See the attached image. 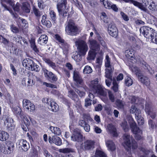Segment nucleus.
I'll list each match as a JSON object with an SVG mask.
<instances>
[{"label":"nucleus","mask_w":157,"mask_h":157,"mask_svg":"<svg viewBox=\"0 0 157 157\" xmlns=\"http://www.w3.org/2000/svg\"><path fill=\"white\" fill-rule=\"evenodd\" d=\"M139 80L142 83H144L146 86H148L150 84V81L148 78L143 75V73L142 75L138 77Z\"/></svg>","instance_id":"393cba45"},{"label":"nucleus","mask_w":157,"mask_h":157,"mask_svg":"<svg viewBox=\"0 0 157 157\" xmlns=\"http://www.w3.org/2000/svg\"><path fill=\"white\" fill-rule=\"evenodd\" d=\"M98 82V79L96 78L91 81L89 84L90 91V92L88 95V97L89 98L91 99V100L92 101V99L94 98V95L92 92L103 97H106L107 96L106 93L104 91L102 86Z\"/></svg>","instance_id":"f257e3e1"},{"label":"nucleus","mask_w":157,"mask_h":157,"mask_svg":"<svg viewBox=\"0 0 157 157\" xmlns=\"http://www.w3.org/2000/svg\"><path fill=\"white\" fill-rule=\"evenodd\" d=\"M95 155L98 157H107L105 153L99 150H97L96 151Z\"/></svg>","instance_id":"37998d69"},{"label":"nucleus","mask_w":157,"mask_h":157,"mask_svg":"<svg viewBox=\"0 0 157 157\" xmlns=\"http://www.w3.org/2000/svg\"><path fill=\"white\" fill-rule=\"evenodd\" d=\"M49 14L51 19L55 21L56 20V15L55 13L53 10H51Z\"/></svg>","instance_id":"8fccbe9b"},{"label":"nucleus","mask_w":157,"mask_h":157,"mask_svg":"<svg viewBox=\"0 0 157 157\" xmlns=\"http://www.w3.org/2000/svg\"><path fill=\"white\" fill-rule=\"evenodd\" d=\"M118 83L117 82L115 79L113 78V86L112 87V88L113 90L115 92H117L118 90Z\"/></svg>","instance_id":"ea45409f"},{"label":"nucleus","mask_w":157,"mask_h":157,"mask_svg":"<svg viewBox=\"0 0 157 157\" xmlns=\"http://www.w3.org/2000/svg\"><path fill=\"white\" fill-rule=\"evenodd\" d=\"M108 31L109 34L111 36L115 38L118 35L117 30L115 25L109 24L108 27Z\"/></svg>","instance_id":"f3484780"},{"label":"nucleus","mask_w":157,"mask_h":157,"mask_svg":"<svg viewBox=\"0 0 157 157\" xmlns=\"http://www.w3.org/2000/svg\"><path fill=\"white\" fill-rule=\"evenodd\" d=\"M132 136L130 135L125 133L124 135V146L125 148L128 151L129 155H127V157H132L131 154V152L129 151L131 149V140L132 142V149H135L137 148V146L136 142L134 139H132Z\"/></svg>","instance_id":"7ed1b4c3"},{"label":"nucleus","mask_w":157,"mask_h":157,"mask_svg":"<svg viewBox=\"0 0 157 157\" xmlns=\"http://www.w3.org/2000/svg\"><path fill=\"white\" fill-rule=\"evenodd\" d=\"M73 78L74 81L77 84H81L82 83V77L78 71H74Z\"/></svg>","instance_id":"aec40b11"},{"label":"nucleus","mask_w":157,"mask_h":157,"mask_svg":"<svg viewBox=\"0 0 157 157\" xmlns=\"http://www.w3.org/2000/svg\"><path fill=\"white\" fill-rule=\"evenodd\" d=\"M12 110L14 113L17 115H19L21 111V108L18 106H13Z\"/></svg>","instance_id":"4c0bfd02"},{"label":"nucleus","mask_w":157,"mask_h":157,"mask_svg":"<svg viewBox=\"0 0 157 157\" xmlns=\"http://www.w3.org/2000/svg\"><path fill=\"white\" fill-rule=\"evenodd\" d=\"M125 2H129L130 3L133 4L135 6L138 7L140 9H141L146 13H148L149 11L147 10L145 7H144L142 4L141 3L138 2L137 1L134 0H123Z\"/></svg>","instance_id":"ddd939ff"},{"label":"nucleus","mask_w":157,"mask_h":157,"mask_svg":"<svg viewBox=\"0 0 157 157\" xmlns=\"http://www.w3.org/2000/svg\"><path fill=\"white\" fill-rule=\"evenodd\" d=\"M85 1L89 3L92 7H94L97 4V3L94 0H85Z\"/></svg>","instance_id":"13d9d810"},{"label":"nucleus","mask_w":157,"mask_h":157,"mask_svg":"<svg viewBox=\"0 0 157 157\" xmlns=\"http://www.w3.org/2000/svg\"><path fill=\"white\" fill-rule=\"evenodd\" d=\"M30 5L27 2H23L22 4V8L23 10L26 13L30 12Z\"/></svg>","instance_id":"473e14b6"},{"label":"nucleus","mask_w":157,"mask_h":157,"mask_svg":"<svg viewBox=\"0 0 157 157\" xmlns=\"http://www.w3.org/2000/svg\"><path fill=\"white\" fill-rule=\"evenodd\" d=\"M42 151L44 155L46 157H53L45 148H42Z\"/></svg>","instance_id":"4d7b16f0"},{"label":"nucleus","mask_w":157,"mask_h":157,"mask_svg":"<svg viewBox=\"0 0 157 157\" xmlns=\"http://www.w3.org/2000/svg\"><path fill=\"white\" fill-rule=\"evenodd\" d=\"M42 24L45 25L46 27L49 28H50L52 25L51 22L49 20H46L44 23H43Z\"/></svg>","instance_id":"338daca9"},{"label":"nucleus","mask_w":157,"mask_h":157,"mask_svg":"<svg viewBox=\"0 0 157 157\" xmlns=\"http://www.w3.org/2000/svg\"><path fill=\"white\" fill-rule=\"evenodd\" d=\"M92 69L91 67L88 66H86L83 70V72L85 74H88L92 73Z\"/></svg>","instance_id":"a18cd8bd"},{"label":"nucleus","mask_w":157,"mask_h":157,"mask_svg":"<svg viewBox=\"0 0 157 157\" xmlns=\"http://www.w3.org/2000/svg\"><path fill=\"white\" fill-rule=\"evenodd\" d=\"M148 8L152 11H157V5L155 4L154 3L152 2L149 5Z\"/></svg>","instance_id":"c03bdc74"},{"label":"nucleus","mask_w":157,"mask_h":157,"mask_svg":"<svg viewBox=\"0 0 157 157\" xmlns=\"http://www.w3.org/2000/svg\"><path fill=\"white\" fill-rule=\"evenodd\" d=\"M105 65L106 68L112 67L110 64V59L108 55H106L105 59Z\"/></svg>","instance_id":"79ce46f5"},{"label":"nucleus","mask_w":157,"mask_h":157,"mask_svg":"<svg viewBox=\"0 0 157 157\" xmlns=\"http://www.w3.org/2000/svg\"><path fill=\"white\" fill-rule=\"evenodd\" d=\"M130 112L131 113H134L135 117L139 116L140 114L141 113L140 110L137 109L134 105H132L131 106Z\"/></svg>","instance_id":"cd10ccee"},{"label":"nucleus","mask_w":157,"mask_h":157,"mask_svg":"<svg viewBox=\"0 0 157 157\" xmlns=\"http://www.w3.org/2000/svg\"><path fill=\"white\" fill-rule=\"evenodd\" d=\"M2 7L3 8V10H6L9 11L11 15L13 16V17L16 18H17L18 17V15L16 13H14L12 10L10 9L5 4H2Z\"/></svg>","instance_id":"2f4dec72"},{"label":"nucleus","mask_w":157,"mask_h":157,"mask_svg":"<svg viewBox=\"0 0 157 157\" xmlns=\"http://www.w3.org/2000/svg\"><path fill=\"white\" fill-rule=\"evenodd\" d=\"M18 146L25 151H27L30 148L29 143L24 139L20 140L19 141Z\"/></svg>","instance_id":"dca6fc26"},{"label":"nucleus","mask_w":157,"mask_h":157,"mask_svg":"<svg viewBox=\"0 0 157 157\" xmlns=\"http://www.w3.org/2000/svg\"><path fill=\"white\" fill-rule=\"evenodd\" d=\"M71 130L73 131L72 135L71 137V140L74 141H81L82 140V135L80 133V130L78 128Z\"/></svg>","instance_id":"f8f14e48"},{"label":"nucleus","mask_w":157,"mask_h":157,"mask_svg":"<svg viewBox=\"0 0 157 157\" xmlns=\"http://www.w3.org/2000/svg\"><path fill=\"white\" fill-rule=\"evenodd\" d=\"M23 108L28 112H33L35 109V105L30 101L27 99H24L22 101Z\"/></svg>","instance_id":"9b49d317"},{"label":"nucleus","mask_w":157,"mask_h":157,"mask_svg":"<svg viewBox=\"0 0 157 157\" xmlns=\"http://www.w3.org/2000/svg\"><path fill=\"white\" fill-rule=\"evenodd\" d=\"M131 70L133 73L138 76V77L142 75L143 72L137 67L133 66L131 67Z\"/></svg>","instance_id":"bb28decb"},{"label":"nucleus","mask_w":157,"mask_h":157,"mask_svg":"<svg viewBox=\"0 0 157 157\" xmlns=\"http://www.w3.org/2000/svg\"><path fill=\"white\" fill-rule=\"evenodd\" d=\"M140 34L144 35L147 39L151 38L152 39H157L156 33H153L154 30L148 26H144L140 29Z\"/></svg>","instance_id":"0eeeda50"},{"label":"nucleus","mask_w":157,"mask_h":157,"mask_svg":"<svg viewBox=\"0 0 157 157\" xmlns=\"http://www.w3.org/2000/svg\"><path fill=\"white\" fill-rule=\"evenodd\" d=\"M128 98L132 103H134L138 100V98L134 96H129Z\"/></svg>","instance_id":"5fc2aeb1"},{"label":"nucleus","mask_w":157,"mask_h":157,"mask_svg":"<svg viewBox=\"0 0 157 157\" xmlns=\"http://www.w3.org/2000/svg\"><path fill=\"white\" fill-rule=\"evenodd\" d=\"M116 104L118 107L120 108H123L125 104V103L123 101L118 99L117 100Z\"/></svg>","instance_id":"09e8293b"},{"label":"nucleus","mask_w":157,"mask_h":157,"mask_svg":"<svg viewBox=\"0 0 157 157\" xmlns=\"http://www.w3.org/2000/svg\"><path fill=\"white\" fill-rule=\"evenodd\" d=\"M91 99L86 98L85 99V106L86 107H88V106L91 105Z\"/></svg>","instance_id":"680f3d73"},{"label":"nucleus","mask_w":157,"mask_h":157,"mask_svg":"<svg viewBox=\"0 0 157 157\" xmlns=\"http://www.w3.org/2000/svg\"><path fill=\"white\" fill-rule=\"evenodd\" d=\"M43 84L45 85L47 87H48L53 88H56V86L52 84L48 83L46 82H43Z\"/></svg>","instance_id":"e2e57ef3"},{"label":"nucleus","mask_w":157,"mask_h":157,"mask_svg":"<svg viewBox=\"0 0 157 157\" xmlns=\"http://www.w3.org/2000/svg\"><path fill=\"white\" fill-rule=\"evenodd\" d=\"M68 96L74 100L76 102L75 106L78 111L82 110V107L78 96L72 90L69 91Z\"/></svg>","instance_id":"9d476101"},{"label":"nucleus","mask_w":157,"mask_h":157,"mask_svg":"<svg viewBox=\"0 0 157 157\" xmlns=\"http://www.w3.org/2000/svg\"><path fill=\"white\" fill-rule=\"evenodd\" d=\"M136 119L137 120L138 124L139 125H142L144 123V120L143 118L141 117V113L140 114L139 116H136Z\"/></svg>","instance_id":"49530a36"},{"label":"nucleus","mask_w":157,"mask_h":157,"mask_svg":"<svg viewBox=\"0 0 157 157\" xmlns=\"http://www.w3.org/2000/svg\"><path fill=\"white\" fill-rule=\"evenodd\" d=\"M145 110L146 113L150 115L152 119H154L156 116V112L149 104L147 103L146 104Z\"/></svg>","instance_id":"4468645a"},{"label":"nucleus","mask_w":157,"mask_h":157,"mask_svg":"<svg viewBox=\"0 0 157 157\" xmlns=\"http://www.w3.org/2000/svg\"><path fill=\"white\" fill-rule=\"evenodd\" d=\"M94 131L97 133H100L102 132L101 129L96 126H94Z\"/></svg>","instance_id":"774afa93"},{"label":"nucleus","mask_w":157,"mask_h":157,"mask_svg":"<svg viewBox=\"0 0 157 157\" xmlns=\"http://www.w3.org/2000/svg\"><path fill=\"white\" fill-rule=\"evenodd\" d=\"M10 28L11 31L14 33H17L19 32L18 28L14 25H12L10 26Z\"/></svg>","instance_id":"052dcab7"},{"label":"nucleus","mask_w":157,"mask_h":157,"mask_svg":"<svg viewBox=\"0 0 157 157\" xmlns=\"http://www.w3.org/2000/svg\"><path fill=\"white\" fill-rule=\"evenodd\" d=\"M12 121V120L10 118H6L4 122L5 125L8 128H10V127L12 126V125L13 124Z\"/></svg>","instance_id":"a19ab883"},{"label":"nucleus","mask_w":157,"mask_h":157,"mask_svg":"<svg viewBox=\"0 0 157 157\" xmlns=\"http://www.w3.org/2000/svg\"><path fill=\"white\" fill-rule=\"evenodd\" d=\"M107 129L108 131L114 136L116 137L118 134L117 132L116 128L111 124H109L107 126Z\"/></svg>","instance_id":"4be33fe9"},{"label":"nucleus","mask_w":157,"mask_h":157,"mask_svg":"<svg viewBox=\"0 0 157 157\" xmlns=\"http://www.w3.org/2000/svg\"><path fill=\"white\" fill-rule=\"evenodd\" d=\"M9 134L5 132L0 130V140L2 141H6L9 138Z\"/></svg>","instance_id":"c85d7f7f"},{"label":"nucleus","mask_w":157,"mask_h":157,"mask_svg":"<svg viewBox=\"0 0 157 157\" xmlns=\"http://www.w3.org/2000/svg\"><path fill=\"white\" fill-rule=\"evenodd\" d=\"M89 41L91 50L89 52L87 59L88 60H94L97 53L100 50V46L96 40H89Z\"/></svg>","instance_id":"39448f33"},{"label":"nucleus","mask_w":157,"mask_h":157,"mask_svg":"<svg viewBox=\"0 0 157 157\" xmlns=\"http://www.w3.org/2000/svg\"><path fill=\"white\" fill-rule=\"evenodd\" d=\"M127 121L129 124L132 131L135 134V139L137 140H140L142 138V131L137 126L132 116H128L127 118Z\"/></svg>","instance_id":"20e7f679"},{"label":"nucleus","mask_w":157,"mask_h":157,"mask_svg":"<svg viewBox=\"0 0 157 157\" xmlns=\"http://www.w3.org/2000/svg\"><path fill=\"white\" fill-rule=\"evenodd\" d=\"M59 151L61 152H62L64 153H66L70 152H73V150L72 149L67 148L64 149H60Z\"/></svg>","instance_id":"3c124183"},{"label":"nucleus","mask_w":157,"mask_h":157,"mask_svg":"<svg viewBox=\"0 0 157 157\" xmlns=\"http://www.w3.org/2000/svg\"><path fill=\"white\" fill-rule=\"evenodd\" d=\"M75 91L78 94L79 96L82 97L85 96V93L82 91H81L78 89H76L75 90Z\"/></svg>","instance_id":"69168bd1"},{"label":"nucleus","mask_w":157,"mask_h":157,"mask_svg":"<svg viewBox=\"0 0 157 157\" xmlns=\"http://www.w3.org/2000/svg\"><path fill=\"white\" fill-rule=\"evenodd\" d=\"M113 67L106 68L105 71V77L107 78H112V72Z\"/></svg>","instance_id":"72a5a7b5"},{"label":"nucleus","mask_w":157,"mask_h":157,"mask_svg":"<svg viewBox=\"0 0 157 157\" xmlns=\"http://www.w3.org/2000/svg\"><path fill=\"white\" fill-rule=\"evenodd\" d=\"M56 0L57 3V9L60 16L65 17L68 14V17L70 15L68 13L69 6H67V0Z\"/></svg>","instance_id":"f03ea898"},{"label":"nucleus","mask_w":157,"mask_h":157,"mask_svg":"<svg viewBox=\"0 0 157 157\" xmlns=\"http://www.w3.org/2000/svg\"><path fill=\"white\" fill-rule=\"evenodd\" d=\"M45 62L51 67L54 70L56 71L57 69V67L55 63H53L50 59H45L44 60Z\"/></svg>","instance_id":"7c9ffc66"},{"label":"nucleus","mask_w":157,"mask_h":157,"mask_svg":"<svg viewBox=\"0 0 157 157\" xmlns=\"http://www.w3.org/2000/svg\"><path fill=\"white\" fill-rule=\"evenodd\" d=\"M81 56L82 55L80 53H77L76 55L72 57L76 61L78 62L81 60Z\"/></svg>","instance_id":"864d4df0"},{"label":"nucleus","mask_w":157,"mask_h":157,"mask_svg":"<svg viewBox=\"0 0 157 157\" xmlns=\"http://www.w3.org/2000/svg\"><path fill=\"white\" fill-rule=\"evenodd\" d=\"M49 129L52 132L56 135H59L61 133V131L58 127L51 126Z\"/></svg>","instance_id":"c756f323"},{"label":"nucleus","mask_w":157,"mask_h":157,"mask_svg":"<svg viewBox=\"0 0 157 157\" xmlns=\"http://www.w3.org/2000/svg\"><path fill=\"white\" fill-rule=\"evenodd\" d=\"M120 14L124 21H127L129 20V18L128 16L123 12L121 11Z\"/></svg>","instance_id":"0e129e2a"},{"label":"nucleus","mask_w":157,"mask_h":157,"mask_svg":"<svg viewBox=\"0 0 157 157\" xmlns=\"http://www.w3.org/2000/svg\"><path fill=\"white\" fill-rule=\"evenodd\" d=\"M104 91L107 93V92L109 94V97L110 100L112 102H113L115 100V98L114 96L113 95V94L112 93V92L109 90H106V91Z\"/></svg>","instance_id":"de8ad7c7"},{"label":"nucleus","mask_w":157,"mask_h":157,"mask_svg":"<svg viewBox=\"0 0 157 157\" xmlns=\"http://www.w3.org/2000/svg\"><path fill=\"white\" fill-rule=\"evenodd\" d=\"M112 3L108 0L105 1L103 2V5L105 8L109 9H111Z\"/></svg>","instance_id":"603ef678"},{"label":"nucleus","mask_w":157,"mask_h":157,"mask_svg":"<svg viewBox=\"0 0 157 157\" xmlns=\"http://www.w3.org/2000/svg\"><path fill=\"white\" fill-rule=\"evenodd\" d=\"M42 70L45 77L54 81L57 80V78L56 76L53 74L52 72L48 71L45 68H43Z\"/></svg>","instance_id":"2eb2a0df"},{"label":"nucleus","mask_w":157,"mask_h":157,"mask_svg":"<svg viewBox=\"0 0 157 157\" xmlns=\"http://www.w3.org/2000/svg\"><path fill=\"white\" fill-rule=\"evenodd\" d=\"M121 126L125 132H127L129 130V127L126 121H123L121 124Z\"/></svg>","instance_id":"58836bf2"},{"label":"nucleus","mask_w":157,"mask_h":157,"mask_svg":"<svg viewBox=\"0 0 157 157\" xmlns=\"http://www.w3.org/2000/svg\"><path fill=\"white\" fill-rule=\"evenodd\" d=\"M50 103L48 106V108L52 112H56L58 110L59 106L53 99H50Z\"/></svg>","instance_id":"412c9836"},{"label":"nucleus","mask_w":157,"mask_h":157,"mask_svg":"<svg viewBox=\"0 0 157 157\" xmlns=\"http://www.w3.org/2000/svg\"><path fill=\"white\" fill-rule=\"evenodd\" d=\"M23 121L27 128H28L27 126H29L30 125V122L33 124L35 123L33 120L29 116H24Z\"/></svg>","instance_id":"a878e982"},{"label":"nucleus","mask_w":157,"mask_h":157,"mask_svg":"<svg viewBox=\"0 0 157 157\" xmlns=\"http://www.w3.org/2000/svg\"><path fill=\"white\" fill-rule=\"evenodd\" d=\"M65 30L68 35L71 36H75L78 33V29L73 20H67Z\"/></svg>","instance_id":"423d86ee"},{"label":"nucleus","mask_w":157,"mask_h":157,"mask_svg":"<svg viewBox=\"0 0 157 157\" xmlns=\"http://www.w3.org/2000/svg\"><path fill=\"white\" fill-rule=\"evenodd\" d=\"M75 44L76 45L78 46L77 49L78 52L82 55H85L88 49L86 42L83 40H78L75 42Z\"/></svg>","instance_id":"1a4fd4ad"},{"label":"nucleus","mask_w":157,"mask_h":157,"mask_svg":"<svg viewBox=\"0 0 157 157\" xmlns=\"http://www.w3.org/2000/svg\"><path fill=\"white\" fill-rule=\"evenodd\" d=\"M22 82L23 84L24 83L25 85H26L27 84L28 86L32 85L34 84L33 80H32L31 81V79L29 78L28 79L25 78H23L22 79Z\"/></svg>","instance_id":"f704fd0d"},{"label":"nucleus","mask_w":157,"mask_h":157,"mask_svg":"<svg viewBox=\"0 0 157 157\" xmlns=\"http://www.w3.org/2000/svg\"><path fill=\"white\" fill-rule=\"evenodd\" d=\"M105 144L108 150L113 151L116 149V146L113 142L111 140H107L105 141Z\"/></svg>","instance_id":"5701e85b"},{"label":"nucleus","mask_w":157,"mask_h":157,"mask_svg":"<svg viewBox=\"0 0 157 157\" xmlns=\"http://www.w3.org/2000/svg\"><path fill=\"white\" fill-rule=\"evenodd\" d=\"M125 54L127 58L133 61H134L133 59L135 60L134 62H132L133 63H136V59L134 57H133L134 52L132 49H129L126 50L125 51Z\"/></svg>","instance_id":"b1692460"},{"label":"nucleus","mask_w":157,"mask_h":157,"mask_svg":"<svg viewBox=\"0 0 157 157\" xmlns=\"http://www.w3.org/2000/svg\"><path fill=\"white\" fill-rule=\"evenodd\" d=\"M124 83L126 86H129L133 84V80L131 78L127 77L125 79Z\"/></svg>","instance_id":"e433bc0d"},{"label":"nucleus","mask_w":157,"mask_h":157,"mask_svg":"<svg viewBox=\"0 0 157 157\" xmlns=\"http://www.w3.org/2000/svg\"><path fill=\"white\" fill-rule=\"evenodd\" d=\"M14 146L12 145L11 146H8L7 148L6 149V153L7 154H9L11 153L12 151L13 150Z\"/></svg>","instance_id":"bf43d9fd"},{"label":"nucleus","mask_w":157,"mask_h":157,"mask_svg":"<svg viewBox=\"0 0 157 157\" xmlns=\"http://www.w3.org/2000/svg\"><path fill=\"white\" fill-rule=\"evenodd\" d=\"M33 11L34 14L38 18L40 17L42 14V12L40 11L34 6H33Z\"/></svg>","instance_id":"c9c22d12"},{"label":"nucleus","mask_w":157,"mask_h":157,"mask_svg":"<svg viewBox=\"0 0 157 157\" xmlns=\"http://www.w3.org/2000/svg\"><path fill=\"white\" fill-rule=\"evenodd\" d=\"M49 142L50 144L54 143L58 146H60L62 144V140L58 136H53L52 137L49 136L48 137Z\"/></svg>","instance_id":"6ab92c4d"},{"label":"nucleus","mask_w":157,"mask_h":157,"mask_svg":"<svg viewBox=\"0 0 157 157\" xmlns=\"http://www.w3.org/2000/svg\"><path fill=\"white\" fill-rule=\"evenodd\" d=\"M22 64L26 69L29 70L35 71L37 72L39 70V66L29 59H24L22 61Z\"/></svg>","instance_id":"6e6552de"},{"label":"nucleus","mask_w":157,"mask_h":157,"mask_svg":"<svg viewBox=\"0 0 157 157\" xmlns=\"http://www.w3.org/2000/svg\"><path fill=\"white\" fill-rule=\"evenodd\" d=\"M20 20L19 21L20 22H21V25L22 27H25L26 28L28 26L27 22L25 19L20 18L19 17Z\"/></svg>","instance_id":"6e6d98bb"},{"label":"nucleus","mask_w":157,"mask_h":157,"mask_svg":"<svg viewBox=\"0 0 157 157\" xmlns=\"http://www.w3.org/2000/svg\"><path fill=\"white\" fill-rule=\"evenodd\" d=\"M94 141L91 140H87L84 142V148L85 150H91L94 148Z\"/></svg>","instance_id":"a211bd4d"}]
</instances>
